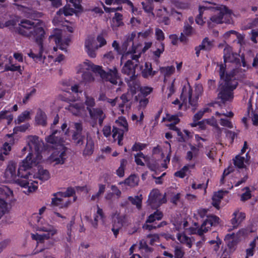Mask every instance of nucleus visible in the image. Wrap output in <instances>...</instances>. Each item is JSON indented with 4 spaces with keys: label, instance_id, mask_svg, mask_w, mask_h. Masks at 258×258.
Masks as SVG:
<instances>
[{
    "label": "nucleus",
    "instance_id": "nucleus-53",
    "mask_svg": "<svg viewBox=\"0 0 258 258\" xmlns=\"http://www.w3.org/2000/svg\"><path fill=\"white\" fill-rule=\"evenodd\" d=\"M7 211V203L4 199H0V218Z\"/></svg>",
    "mask_w": 258,
    "mask_h": 258
},
{
    "label": "nucleus",
    "instance_id": "nucleus-15",
    "mask_svg": "<svg viewBox=\"0 0 258 258\" xmlns=\"http://www.w3.org/2000/svg\"><path fill=\"white\" fill-rule=\"evenodd\" d=\"M15 182L25 190L24 192L28 194L37 188V182L28 180V178H17Z\"/></svg>",
    "mask_w": 258,
    "mask_h": 258
},
{
    "label": "nucleus",
    "instance_id": "nucleus-14",
    "mask_svg": "<svg viewBox=\"0 0 258 258\" xmlns=\"http://www.w3.org/2000/svg\"><path fill=\"white\" fill-rule=\"evenodd\" d=\"M67 148L62 145H59L58 148L53 151L49 156L48 161L54 164H62L67 158Z\"/></svg>",
    "mask_w": 258,
    "mask_h": 258
},
{
    "label": "nucleus",
    "instance_id": "nucleus-20",
    "mask_svg": "<svg viewBox=\"0 0 258 258\" xmlns=\"http://www.w3.org/2000/svg\"><path fill=\"white\" fill-rule=\"evenodd\" d=\"M22 166H23V165L21 166H20V167L19 168V169L18 171L17 175L19 177H28L27 174L21 175V172H20L21 170L25 171V170H24L23 168H21ZM16 164L15 163H14L13 162H9V163L8 165L7 168L5 172L6 177H16L17 174H16ZM27 170V169H26V170Z\"/></svg>",
    "mask_w": 258,
    "mask_h": 258
},
{
    "label": "nucleus",
    "instance_id": "nucleus-47",
    "mask_svg": "<svg viewBox=\"0 0 258 258\" xmlns=\"http://www.w3.org/2000/svg\"><path fill=\"white\" fill-rule=\"evenodd\" d=\"M75 10L73 8H70L67 6H65L63 9H60L57 12L56 15L57 16H60L63 14L64 16H70L72 15L75 13Z\"/></svg>",
    "mask_w": 258,
    "mask_h": 258
},
{
    "label": "nucleus",
    "instance_id": "nucleus-37",
    "mask_svg": "<svg viewBox=\"0 0 258 258\" xmlns=\"http://www.w3.org/2000/svg\"><path fill=\"white\" fill-rule=\"evenodd\" d=\"M128 200L133 205L136 206L138 210L141 209L143 200V196L142 195L135 197H128Z\"/></svg>",
    "mask_w": 258,
    "mask_h": 258
},
{
    "label": "nucleus",
    "instance_id": "nucleus-8",
    "mask_svg": "<svg viewBox=\"0 0 258 258\" xmlns=\"http://www.w3.org/2000/svg\"><path fill=\"white\" fill-rule=\"evenodd\" d=\"M196 91L198 94L196 96L192 97V89L190 85L187 83L182 88V93L180 95V99L182 100V103L179 104V109H181L182 105L184 104L186 105L187 98L188 99V104L191 106L195 107L199 98V96L202 94L203 89L202 86H198L196 88Z\"/></svg>",
    "mask_w": 258,
    "mask_h": 258
},
{
    "label": "nucleus",
    "instance_id": "nucleus-36",
    "mask_svg": "<svg viewBox=\"0 0 258 258\" xmlns=\"http://www.w3.org/2000/svg\"><path fill=\"white\" fill-rule=\"evenodd\" d=\"M249 248L246 249L245 258L252 256L254 254V249L256 247L258 249V237L255 238L249 244Z\"/></svg>",
    "mask_w": 258,
    "mask_h": 258
},
{
    "label": "nucleus",
    "instance_id": "nucleus-44",
    "mask_svg": "<svg viewBox=\"0 0 258 258\" xmlns=\"http://www.w3.org/2000/svg\"><path fill=\"white\" fill-rule=\"evenodd\" d=\"M30 112L27 110L23 112L20 115L18 116L17 119L15 120L16 123L17 124H20L24 122L25 120L30 119Z\"/></svg>",
    "mask_w": 258,
    "mask_h": 258
},
{
    "label": "nucleus",
    "instance_id": "nucleus-62",
    "mask_svg": "<svg viewBox=\"0 0 258 258\" xmlns=\"http://www.w3.org/2000/svg\"><path fill=\"white\" fill-rule=\"evenodd\" d=\"M153 33L152 29L149 28L144 31L140 32L138 33L139 37L144 38H147L150 36Z\"/></svg>",
    "mask_w": 258,
    "mask_h": 258
},
{
    "label": "nucleus",
    "instance_id": "nucleus-21",
    "mask_svg": "<svg viewBox=\"0 0 258 258\" xmlns=\"http://www.w3.org/2000/svg\"><path fill=\"white\" fill-rule=\"evenodd\" d=\"M232 216V218L230 220V223L232 229H229V231L237 228L245 218V213L240 212L239 210L235 211Z\"/></svg>",
    "mask_w": 258,
    "mask_h": 258
},
{
    "label": "nucleus",
    "instance_id": "nucleus-7",
    "mask_svg": "<svg viewBox=\"0 0 258 258\" xmlns=\"http://www.w3.org/2000/svg\"><path fill=\"white\" fill-rule=\"evenodd\" d=\"M37 229L47 232L45 234H31V237L37 242H43L45 239H48L57 233V230L51 225L49 224L44 219L39 218L37 220Z\"/></svg>",
    "mask_w": 258,
    "mask_h": 258
},
{
    "label": "nucleus",
    "instance_id": "nucleus-2",
    "mask_svg": "<svg viewBox=\"0 0 258 258\" xmlns=\"http://www.w3.org/2000/svg\"><path fill=\"white\" fill-rule=\"evenodd\" d=\"M219 67L221 79L218 89L219 92L218 97L221 99L223 103L226 101L231 102L234 97L233 91L238 85V82L235 77L237 70H233L231 73L225 74L226 71L225 64H221L219 65Z\"/></svg>",
    "mask_w": 258,
    "mask_h": 258
},
{
    "label": "nucleus",
    "instance_id": "nucleus-27",
    "mask_svg": "<svg viewBox=\"0 0 258 258\" xmlns=\"http://www.w3.org/2000/svg\"><path fill=\"white\" fill-rule=\"evenodd\" d=\"M177 239L182 244H185L188 248H191L194 240L182 232H179L176 235Z\"/></svg>",
    "mask_w": 258,
    "mask_h": 258
},
{
    "label": "nucleus",
    "instance_id": "nucleus-24",
    "mask_svg": "<svg viewBox=\"0 0 258 258\" xmlns=\"http://www.w3.org/2000/svg\"><path fill=\"white\" fill-rule=\"evenodd\" d=\"M120 99L122 102L119 104V110L122 114H124L125 111H128L131 107L130 103L128 102L130 99L128 94H122L120 97Z\"/></svg>",
    "mask_w": 258,
    "mask_h": 258
},
{
    "label": "nucleus",
    "instance_id": "nucleus-46",
    "mask_svg": "<svg viewBox=\"0 0 258 258\" xmlns=\"http://www.w3.org/2000/svg\"><path fill=\"white\" fill-rule=\"evenodd\" d=\"M24 68H21L20 65L16 64H6L5 70L6 71L18 72L20 74H22Z\"/></svg>",
    "mask_w": 258,
    "mask_h": 258
},
{
    "label": "nucleus",
    "instance_id": "nucleus-29",
    "mask_svg": "<svg viewBox=\"0 0 258 258\" xmlns=\"http://www.w3.org/2000/svg\"><path fill=\"white\" fill-rule=\"evenodd\" d=\"M246 158L244 157H241L239 155H237L233 159V163L234 165L239 169L244 168L246 167V164L248 162L247 159V154H246Z\"/></svg>",
    "mask_w": 258,
    "mask_h": 258
},
{
    "label": "nucleus",
    "instance_id": "nucleus-30",
    "mask_svg": "<svg viewBox=\"0 0 258 258\" xmlns=\"http://www.w3.org/2000/svg\"><path fill=\"white\" fill-rule=\"evenodd\" d=\"M138 248L145 257H148L153 250L152 248L147 245L144 240L140 241Z\"/></svg>",
    "mask_w": 258,
    "mask_h": 258
},
{
    "label": "nucleus",
    "instance_id": "nucleus-48",
    "mask_svg": "<svg viewBox=\"0 0 258 258\" xmlns=\"http://www.w3.org/2000/svg\"><path fill=\"white\" fill-rule=\"evenodd\" d=\"M189 167H193L194 165L184 166L180 170L174 173L175 176H178L179 177H184V176H189Z\"/></svg>",
    "mask_w": 258,
    "mask_h": 258
},
{
    "label": "nucleus",
    "instance_id": "nucleus-51",
    "mask_svg": "<svg viewBox=\"0 0 258 258\" xmlns=\"http://www.w3.org/2000/svg\"><path fill=\"white\" fill-rule=\"evenodd\" d=\"M11 150V146L7 143H5L3 146V148L0 150V160L3 161L5 158L3 154L7 155Z\"/></svg>",
    "mask_w": 258,
    "mask_h": 258
},
{
    "label": "nucleus",
    "instance_id": "nucleus-38",
    "mask_svg": "<svg viewBox=\"0 0 258 258\" xmlns=\"http://www.w3.org/2000/svg\"><path fill=\"white\" fill-rule=\"evenodd\" d=\"M123 24L122 22V15L118 13H115L111 22V26L113 28L118 27Z\"/></svg>",
    "mask_w": 258,
    "mask_h": 258
},
{
    "label": "nucleus",
    "instance_id": "nucleus-23",
    "mask_svg": "<svg viewBox=\"0 0 258 258\" xmlns=\"http://www.w3.org/2000/svg\"><path fill=\"white\" fill-rule=\"evenodd\" d=\"M224 59L225 62H233L235 60L237 54L233 53L231 47L226 45L224 49Z\"/></svg>",
    "mask_w": 258,
    "mask_h": 258
},
{
    "label": "nucleus",
    "instance_id": "nucleus-52",
    "mask_svg": "<svg viewBox=\"0 0 258 258\" xmlns=\"http://www.w3.org/2000/svg\"><path fill=\"white\" fill-rule=\"evenodd\" d=\"M188 225V222L185 220L182 221H177L174 224V228L178 231H182L186 229Z\"/></svg>",
    "mask_w": 258,
    "mask_h": 258
},
{
    "label": "nucleus",
    "instance_id": "nucleus-33",
    "mask_svg": "<svg viewBox=\"0 0 258 258\" xmlns=\"http://www.w3.org/2000/svg\"><path fill=\"white\" fill-rule=\"evenodd\" d=\"M157 73V71H152L151 64L149 62H146L145 65V69L142 72V76L145 78L153 77Z\"/></svg>",
    "mask_w": 258,
    "mask_h": 258
},
{
    "label": "nucleus",
    "instance_id": "nucleus-40",
    "mask_svg": "<svg viewBox=\"0 0 258 258\" xmlns=\"http://www.w3.org/2000/svg\"><path fill=\"white\" fill-rule=\"evenodd\" d=\"M200 45L203 50L206 51H210L214 46V42L213 41H210L208 38L206 37L203 40L202 42Z\"/></svg>",
    "mask_w": 258,
    "mask_h": 258
},
{
    "label": "nucleus",
    "instance_id": "nucleus-59",
    "mask_svg": "<svg viewBox=\"0 0 258 258\" xmlns=\"http://www.w3.org/2000/svg\"><path fill=\"white\" fill-rule=\"evenodd\" d=\"M155 36L157 40L160 41H163L165 38L163 32L162 30L158 28L155 29Z\"/></svg>",
    "mask_w": 258,
    "mask_h": 258
},
{
    "label": "nucleus",
    "instance_id": "nucleus-60",
    "mask_svg": "<svg viewBox=\"0 0 258 258\" xmlns=\"http://www.w3.org/2000/svg\"><path fill=\"white\" fill-rule=\"evenodd\" d=\"M171 16L177 21H180L182 17V13L175 9H172L170 13Z\"/></svg>",
    "mask_w": 258,
    "mask_h": 258
},
{
    "label": "nucleus",
    "instance_id": "nucleus-32",
    "mask_svg": "<svg viewBox=\"0 0 258 258\" xmlns=\"http://www.w3.org/2000/svg\"><path fill=\"white\" fill-rule=\"evenodd\" d=\"M47 117L44 112L41 109H39L35 116V121L39 125L45 126L46 122Z\"/></svg>",
    "mask_w": 258,
    "mask_h": 258
},
{
    "label": "nucleus",
    "instance_id": "nucleus-16",
    "mask_svg": "<svg viewBox=\"0 0 258 258\" xmlns=\"http://www.w3.org/2000/svg\"><path fill=\"white\" fill-rule=\"evenodd\" d=\"M65 109L75 116L83 117L87 114L84 105L82 103L71 104L66 106Z\"/></svg>",
    "mask_w": 258,
    "mask_h": 258
},
{
    "label": "nucleus",
    "instance_id": "nucleus-43",
    "mask_svg": "<svg viewBox=\"0 0 258 258\" xmlns=\"http://www.w3.org/2000/svg\"><path fill=\"white\" fill-rule=\"evenodd\" d=\"M84 104L86 105V109L88 112L89 110L93 109L96 105L94 98L91 96H89L87 95H86L85 97V101Z\"/></svg>",
    "mask_w": 258,
    "mask_h": 258
},
{
    "label": "nucleus",
    "instance_id": "nucleus-61",
    "mask_svg": "<svg viewBox=\"0 0 258 258\" xmlns=\"http://www.w3.org/2000/svg\"><path fill=\"white\" fill-rule=\"evenodd\" d=\"M138 178H125L124 184L130 186H134L138 183Z\"/></svg>",
    "mask_w": 258,
    "mask_h": 258
},
{
    "label": "nucleus",
    "instance_id": "nucleus-19",
    "mask_svg": "<svg viewBox=\"0 0 258 258\" xmlns=\"http://www.w3.org/2000/svg\"><path fill=\"white\" fill-rule=\"evenodd\" d=\"M90 118L94 121H98L100 125H102L106 114L103 110L100 107L94 108L89 111Z\"/></svg>",
    "mask_w": 258,
    "mask_h": 258
},
{
    "label": "nucleus",
    "instance_id": "nucleus-54",
    "mask_svg": "<svg viewBox=\"0 0 258 258\" xmlns=\"http://www.w3.org/2000/svg\"><path fill=\"white\" fill-rule=\"evenodd\" d=\"M7 211V203L4 199H0V218Z\"/></svg>",
    "mask_w": 258,
    "mask_h": 258
},
{
    "label": "nucleus",
    "instance_id": "nucleus-10",
    "mask_svg": "<svg viewBox=\"0 0 258 258\" xmlns=\"http://www.w3.org/2000/svg\"><path fill=\"white\" fill-rule=\"evenodd\" d=\"M232 11L226 6H222L215 10V14L211 17L210 20L217 24L230 23Z\"/></svg>",
    "mask_w": 258,
    "mask_h": 258
},
{
    "label": "nucleus",
    "instance_id": "nucleus-57",
    "mask_svg": "<svg viewBox=\"0 0 258 258\" xmlns=\"http://www.w3.org/2000/svg\"><path fill=\"white\" fill-rule=\"evenodd\" d=\"M209 111V109L208 108H205L203 110H201L198 111L194 116L193 120H200L203 117L204 114L206 112H208Z\"/></svg>",
    "mask_w": 258,
    "mask_h": 258
},
{
    "label": "nucleus",
    "instance_id": "nucleus-58",
    "mask_svg": "<svg viewBox=\"0 0 258 258\" xmlns=\"http://www.w3.org/2000/svg\"><path fill=\"white\" fill-rule=\"evenodd\" d=\"M220 123L222 126H226L230 128H232L233 127L232 122L228 119L221 118L220 119Z\"/></svg>",
    "mask_w": 258,
    "mask_h": 258
},
{
    "label": "nucleus",
    "instance_id": "nucleus-45",
    "mask_svg": "<svg viewBox=\"0 0 258 258\" xmlns=\"http://www.w3.org/2000/svg\"><path fill=\"white\" fill-rule=\"evenodd\" d=\"M163 217V214L161 212L157 211L153 214H151L146 220V223H152L155 220H161Z\"/></svg>",
    "mask_w": 258,
    "mask_h": 258
},
{
    "label": "nucleus",
    "instance_id": "nucleus-25",
    "mask_svg": "<svg viewBox=\"0 0 258 258\" xmlns=\"http://www.w3.org/2000/svg\"><path fill=\"white\" fill-rule=\"evenodd\" d=\"M136 36V34L135 33H132L131 34H129L126 37V40L122 44V49L123 50H126L127 47L129 45H131L132 46V49L131 50H128L127 52H132V54H136L137 52V48L134 46L133 40Z\"/></svg>",
    "mask_w": 258,
    "mask_h": 258
},
{
    "label": "nucleus",
    "instance_id": "nucleus-39",
    "mask_svg": "<svg viewBox=\"0 0 258 258\" xmlns=\"http://www.w3.org/2000/svg\"><path fill=\"white\" fill-rule=\"evenodd\" d=\"M97 213L94 216L93 221H92V225L95 228L97 227L98 221L102 220L104 217L102 209H101L98 206H97Z\"/></svg>",
    "mask_w": 258,
    "mask_h": 258
},
{
    "label": "nucleus",
    "instance_id": "nucleus-35",
    "mask_svg": "<svg viewBox=\"0 0 258 258\" xmlns=\"http://www.w3.org/2000/svg\"><path fill=\"white\" fill-rule=\"evenodd\" d=\"M226 192L223 190H220L215 192L212 198V205L217 209L219 208V204L224 195Z\"/></svg>",
    "mask_w": 258,
    "mask_h": 258
},
{
    "label": "nucleus",
    "instance_id": "nucleus-11",
    "mask_svg": "<svg viewBox=\"0 0 258 258\" xmlns=\"http://www.w3.org/2000/svg\"><path fill=\"white\" fill-rule=\"evenodd\" d=\"M219 218L214 215H209L207 219L204 221L201 226L197 229H191V233L192 234L197 233L199 235H202L207 232L212 226H215L218 224Z\"/></svg>",
    "mask_w": 258,
    "mask_h": 258
},
{
    "label": "nucleus",
    "instance_id": "nucleus-18",
    "mask_svg": "<svg viewBox=\"0 0 258 258\" xmlns=\"http://www.w3.org/2000/svg\"><path fill=\"white\" fill-rule=\"evenodd\" d=\"M75 131L72 135V140L77 145H82L84 140V136L82 135L83 125L81 123L76 122L74 124Z\"/></svg>",
    "mask_w": 258,
    "mask_h": 258
},
{
    "label": "nucleus",
    "instance_id": "nucleus-49",
    "mask_svg": "<svg viewBox=\"0 0 258 258\" xmlns=\"http://www.w3.org/2000/svg\"><path fill=\"white\" fill-rule=\"evenodd\" d=\"M3 119H6L7 123L9 124L13 119V115L8 111L3 110L0 112V120Z\"/></svg>",
    "mask_w": 258,
    "mask_h": 258
},
{
    "label": "nucleus",
    "instance_id": "nucleus-31",
    "mask_svg": "<svg viewBox=\"0 0 258 258\" xmlns=\"http://www.w3.org/2000/svg\"><path fill=\"white\" fill-rule=\"evenodd\" d=\"M136 78V77L125 79L133 94H135L141 88L139 82Z\"/></svg>",
    "mask_w": 258,
    "mask_h": 258
},
{
    "label": "nucleus",
    "instance_id": "nucleus-4",
    "mask_svg": "<svg viewBox=\"0 0 258 258\" xmlns=\"http://www.w3.org/2000/svg\"><path fill=\"white\" fill-rule=\"evenodd\" d=\"M27 146L31 153L23 161L22 168L29 169L33 166H36L42 159L40 152L44 147L43 141L36 136H29L26 139Z\"/></svg>",
    "mask_w": 258,
    "mask_h": 258
},
{
    "label": "nucleus",
    "instance_id": "nucleus-42",
    "mask_svg": "<svg viewBox=\"0 0 258 258\" xmlns=\"http://www.w3.org/2000/svg\"><path fill=\"white\" fill-rule=\"evenodd\" d=\"M159 70L160 73L166 77L170 76L174 72L175 68L173 66L160 67Z\"/></svg>",
    "mask_w": 258,
    "mask_h": 258
},
{
    "label": "nucleus",
    "instance_id": "nucleus-5",
    "mask_svg": "<svg viewBox=\"0 0 258 258\" xmlns=\"http://www.w3.org/2000/svg\"><path fill=\"white\" fill-rule=\"evenodd\" d=\"M75 190L72 187L68 188L65 192L59 191L52 194L50 206L59 209H67L73 202L77 200L75 196Z\"/></svg>",
    "mask_w": 258,
    "mask_h": 258
},
{
    "label": "nucleus",
    "instance_id": "nucleus-13",
    "mask_svg": "<svg viewBox=\"0 0 258 258\" xmlns=\"http://www.w3.org/2000/svg\"><path fill=\"white\" fill-rule=\"evenodd\" d=\"M112 231L116 236L119 230L127 221V216L125 214H121L120 212L116 211L112 214Z\"/></svg>",
    "mask_w": 258,
    "mask_h": 258
},
{
    "label": "nucleus",
    "instance_id": "nucleus-55",
    "mask_svg": "<svg viewBox=\"0 0 258 258\" xmlns=\"http://www.w3.org/2000/svg\"><path fill=\"white\" fill-rule=\"evenodd\" d=\"M206 123L210 124V125L217 128L219 132L221 131V128L219 126L216 119L214 117H212L210 118L205 119Z\"/></svg>",
    "mask_w": 258,
    "mask_h": 258
},
{
    "label": "nucleus",
    "instance_id": "nucleus-26",
    "mask_svg": "<svg viewBox=\"0 0 258 258\" xmlns=\"http://www.w3.org/2000/svg\"><path fill=\"white\" fill-rule=\"evenodd\" d=\"M163 254L170 258H173V257L174 258H183L184 255V251L181 247L176 246L174 249V255L167 251H164Z\"/></svg>",
    "mask_w": 258,
    "mask_h": 258
},
{
    "label": "nucleus",
    "instance_id": "nucleus-28",
    "mask_svg": "<svg viewBox=\"0 0 258 258\" xmlns=\"http://www.w3.org/2000/svg\"><path fill=\"white\" fill-rule=\"evenodd\" d=\"M13 198V191L7 186L0 187V199L6 202L11 201Z\"/></svg>",
    "mask_w": 258,
    "mask_h": 258
},
{
    "label": "nucleus",
    "instance_id": "nucleus-50",
    "mask_svg": "<svg viewBox=\"0 0 258 258\" xmlns=\"http://www.w3.org/2000/svg\"><path fill=\"white\" fill-rule=\"evenodd\" d=\"M209 9H210V8L207 7L206 6H200L199 14L197 17L196 19V22L198 24L202 25L204 23V22L203 20L202 19V15H203V12L205 10H209Z\"/></svg>",
    "mask_w": 258,
    "mask_h": 258
},
{
    "label": "nucleus",
    "instance_id": "nucleus-6",
    "mask_svg": "<svg viewBox=\"0 0 258 258\" xmlns=\"http://www.w3.org/2000/svg\"><path fill=\"white\" fill-rule=\"evenodd\" d=\"M140 56L139 53L132 54V52H127L122 54L121 61H126L122 68L121 72L123 74L128 76V78L136 77V68L138 66V59Z\"/></svg>",
    "mask_w": 258,
    "mask_h": 258
},
{
    "label": "nucleus",
    "instance_id": "nucleus-1",
    "mask_svg": "<svg viewBox=\"0 0 258 258\" xmlns=\"http://www.w3.org/2000/svg\"><path fill=\"white\" fill-rule=\"evenodd\" d=\"M16 29L20 34L34 39L38 45V52L31 50L28 53L30 57L36 62H41L46 66L52 61V56L49 55L46 57L42 54L44 51L42 41L44 37V31L40 21L22 20Z\"/></svg>",
    "mask_w": 258,
    "mask_h": 258
},
{
    "label": "nucleus",
    "instance_id": "nucleus-17",
    "mask_svg": "<svg viewBox=\"0 0 258 258\" xmlns=\"http://www.w3.org/2000/svg\"><path fill=\"white\" fill-rule=\"evenodd\" d=\"M85 48L88 55L92 58L96 56V51L99 48L94 37L89 36L85 40Z\"/></svg>",
    "mask_w": 258,
    "mask_h": 258
},
{
    "label": "nucleus",
    "instance_id": "nucleus-3",
    "mask_svg": "<svg viewBox=\"0 0 258 258\" xmlns=\"http://www.w3.org/2000/svg\"><path fill=\"white\" fill-rule=\"evenodd\" d=\"M91 70L94 73L99 75L102 80L109 81L113 85L118 83L119 77L116 68L110 69L108 72H105L99 66L94 65L89 60H86L78 66V72L82 73L83 79L86 82H91L94 79L90 73L87 71Z\"/></svg>",
    "mask_w": 258,
    "mask_h": 258
},
{
    "label": "nucleus",
    "instance_id": "nucleus-56",
    "mask_svg": "<svg viewBox=\"0 0 258 258\" xmlns=\"http://www.w3.org/2000/svg\"><path fill=\"white\" fill-rule=\"evenodd\" d=\"M127 164V161L125 159H122L121 161L120 166L116 171L117 174L119 177L124 176V167Z\"/></svg>",
    "mask_w": 258,
    "mask_h": 258
},
{
    "label": "nucleus",
    "instance_id": "nucleus-34",
    "mask_svg": "<svg viewBox=\"0 0 258 258\" xmlns=\"http://www.w3.org/2000/svg\"><path fill=\"white\" fill-rule=\"evenodd\" d=\"M94 142L90 137H87V143L85 148L83 151V155L84 156L91 155L94 151Z\"/></svg>",
    "mask_w": 258,
    "mask_h": 258
},
{
    "label": "nucleus",
    "instance_id": "nucleus-12",
    "mask_svg": "<svg viewBox=\"0 0 258 258\" xmlns=\"http://www.w3.org/2000/svg\"><path fill=\"white\" fill-rule=\"evenodd\" d=\"M166 201L165 195L161 194L158 189H153L148 196L147 203L152 208L156 209Z\"/></svg>",
    "mask_w": 258,
    "mask_h": 258
},
{
    "label": "nucleus",
    "instance_id": "nucleus-63",
    "mask_svg": "<svg viewBox=\"0 0 258 258\" xmlns=\"http://www.w3.org/2000/svg\"><path fill=\"white\" fill-rule=\"evenodd\" d=\"M57 133V131H54L53 132V133L50 135L49 136L47 137L46 139L47 142L48 143L54 144L56 143L57 141V139L55 137V134Z\"/></svg>",
    "mask_w": 258,
    "mask_h": 258
},
{
    "label": "nucleus",
    "instance_id": "nucleus-9",
    "mask_svg": "<svg viewBox=\"0 0 258 258\" xmlns=\"http://www.w3.org/2000/svg\"><path fill=\"white\" fill-rule=\"evenodd\" d=\"M116 124L122 128L113 126L112 129V138L114 141L117 140L118 145H122V140L124 132L128 131V124L124 117H120L116 120Z\"/></svg>",
    "mask_w": 258,
    "mask_h": 258
},
{
    "label": "nucleus",
    "instance_id": "nucleus-22",
    "mask_svg": "<svg viewBox=\"0 0 258 258\" xmlns=\"http://www.w3.org/2000/svg\"><path fill=\"white\" fill-rule=\"evenodd\" d=\"M50 38L53 39L57 46L62 50H66V48L70 41V39L69 38L63 39L62 35L60 33L52 35L50 36Z\"/></svg>",
    "mask_w": 258,
    "mask_h": 258
},
{
    "label": "nucleus",
    "instance_id": "nucleus-41",
    "mask_svg": "<svg viewBox=\"0 0 258 258\" xmlns=\"http://www.w3.org/2000/svg\"><path fill=\"white\" fill-rule=\"evenodd\" d=\"M135 161L138 165L141 166H143L144 165V163L142 161V159L144 160L145 163H148V157L145 156L142 152H139V153H138L137 155L135 156Z\"/></svg>",
    "mask_w": 258,
    "mask_h": 258
},
{
    "label": "nucleus",
    "instance_id": "nucleus-64",
    "mask_svg": "<svg viewBox=\"0 0 258 258\" xmlns=\"http://www.w3.org/2000/svg\"><path fill=\"white\" fill-rule=\"evenodd\" d=\"M152 90V88L149 87H141L140 89L141 93L145 96L149 95Z\"/></svg>",
    "mask_w": 258,
    "mask_h": 258
}]
</instances>
